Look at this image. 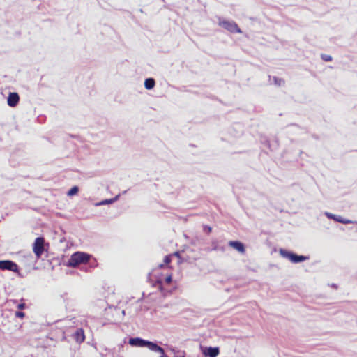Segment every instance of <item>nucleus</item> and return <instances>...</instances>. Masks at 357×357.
I'll return each instance as SVG.
<instances>
[{
  "label": "nucleus",
  "instance_id": "nucleus-19",
  "mask_svg": "<svg viewBox=\"0 0 357 357\" xmlns=\"http://www.w3.org/2000/svg\"><path fill=\"white\" fill-rule=\"evenodd\" d=\"M321 59L325 61H331L332 60V57L328 54H321Z\"/></svg>",
  "mask_w": 357,
  "mask_h": 357
},
{
  "label": "nucleus",
  "instance_id": "nucleus-11",
  "mask_svg": "<svg viewBox=\"0 0 357 357\" xmlns=\"http://www.w3.org/2000/svg\"><path fill=\"white\" fill-rule=\"evenodd\" d=\"M325 215L329 219L334 220L335 221H336L337 222H340V223H343V224H349V223H353L354 222L353 221H351L350 220H348V219H345V218H342L340 215H336L335 214H333V213H328V212H326Z\"/></svg>",
  "mask_w": 357,
  "mask_h": 357
},
{
  "label": "nucleus",
  "instance_id": "nucleus-3",
  "mask_svg": "<svg viewBox=\"0 0 357 357\" xmlns=\"http://www.w3.org/2000/svg\"><path fill=\"white\" fill-rule=\"evenodd\" d=\"M280 254L282 257L289 259L290 261L294 264L300 263L309 259V257L307 256L298 255L296 253L282 248L280 250Z\"/></svg>",
  "mask_w": 357,
  "mask_h": 357
},
{
  "label": "nucleus",
  "instance_id": "nucleus-16",
  "mask_svg": "<svg viewBox=\"0 0 357 357\" xmlns=\"http://www.w3.org/2000/svg\"><path fill=\"white\" fill-rule=\"evenodd\" d=\"M79 192V188L76 185L72 187L67 192L68 196L75 195Z\"/></svg>",
  "mask_w": 357,
  "mask_h": 357
},
{
  "label": "nucleus",
  "instance_id": "nucleus-5",
  "mask_svg": "<svg viewBox=\"0 0 357 357\" xmlns=\"http://www.w3.org/2000/svg\"><path fill=\"white\" fill-rule=\"evenodd\" d=\"M0 270L12 271L20 278L24 277L20 271L18 265L11 260H0Z\"/></svg>",
  "mask_w": 357,
  "mask_h": 357
},
{
  "label": "nucleus",
  "instance_id": "nucleus-25",
  "mask_svg": "<svg viewBox=\"0 0 357 357\" xmlns=\"http://www.w3.org/2000/svg\"><path fill=\"white\" fill-rule=\"evenodd\" d=\"M163 266H164V264H160V265H159V267H160V268H162Z\"/></svg>",
  "mask_w": 357,
  "mask_h": 357
},
{
  "label": "nucleus",
  "instance_id": "nucleus-13",
  "mask_svg": "<svg viewBox=\"0 0 357 357\" xmlns=\"http://www.w3.org/2000/svg\"><path fill=\"white\" fill-rule=\"evenodd\" d=\"M75 338L77 342H82L85 340L84 331L82 328L77 329L75 333Z\"/></svg>",
  "mask_w": 357,
  "mask_h": 357
},
{
  "label": "nucleus",
  "instance_id": "nucleus-18",
  "mask_svg": "<svg viewBox=\"0 0 357 357\" xmlns=\"http://www.w3.org/2000/svg\"><path fill=\"white\" fill-rule=\"evenodd\" d=\"M172 261V257L170 255H167L164 258V264L168 265Z\"/></svg>",
  "mask_w": 357,
  "mask_h": 357
},
{
  "label": "nucleus",
  "instance_id": "nucleus-24",
  "mask_svg": "<svg viewBox=\"0 0 357 357\" xmlns=\"http://www.w3.org/2000/svg\"><path fill=\"white\" fill-rule=\"evenodd\" d=\"M161 356L160 357H169L165 354V350L163 349V352L160 353Z\"/></svg>",
  "mask_w": 357,
  "mask_h": 357
},
{
  "label": "nucleus",
  "instance_id": "nucleus-8",
  "mask_svg": "<svg viewBox=\"0 0 357 357\" xmlns=\"http://www.w3.org/2000/svg\"><path fill=\"white\" fill-rule=\"evenodd\" d=\"M202 350L203 354L205 357H217L220 353L219 347H204Z\"/></svg>",
  "mask_w": 357,
  "mask_h": 357
},
{
  "label": "nucleus",
  "instance_id": "nucleus-20",
  "mask_svg": "<svg viewBox=\"0 0 357 357\" xmlns=\"http://www.w3.org/2000/svg\"><path fill=\"white\" fill-rule=\"evenodd\" d=\"M203 231L207 234H209L212 231V228L208 225H204L203 226Z\"/></svg>",
  "mask_w": 357,
  "mask_h": 357
},
{
  "label": "nucleus",
  "instance_id": "nucleus-23",
  "mask_svg": "<svg viewBox=\"0 0 357 357\" xmlns=\"http://www.w3.org/2000/svg\"><path fill=\"white\" fill-rule=\"evenodd\" d=\"M25 307H26V304H25V303H20V304L17 305V307H18V309H20V310H23V309H24V308H25Z\"/></svg>",
  "mask_w": 357,
  "mask_h": 357
},
{
  "label": "nucleus",
  "instance_id": "nucleus-9",
  "mask_svg": "<svg viewBox=\"0 0 357 357\" xmlns=\"http://www.w3.org/2000/svg\"><path fill=\"white\" fill-rule=\"evenodd\" d=\"M228 245L241 254L245 252V245L239 241H229Z\"/></svg>",
  "mask_w": 357,
  "mask_h": 357
},
{
  "label": "nucleus",
  "instance_id": "nucleus-1",
  "mask_svg": "<svg viewBox=\"0 0 357 357\" xmlns=\"http://www.w3.org/2000/svg\"><path fill=\"white\" fill-rule=\"evenodd\" d=\"M130 345L135 347H146L152 351L162 353L163 348L158 345L156 342L144 340L141 337H131L128 340Z\"/></svg>",
  "mask_w": 357,
  "mask_h": 357
},
{
  "label": "nucleus",
  "instance_id": "nucleus-15",
  "mask_svg": "<svg viewBox=\"0 0 357 357\" xmlns=\"http://www.w3.org/2000/svg\"><path fill=\"white\" fill-rule=\"evenodd\" d=\"M211 244L212 248L211 249V250L220 251L222 252H224L225 251V248L224 246L219 245L217 241H213Z\"/></svg>",
  "mask_w": 357,
  "mask_h": 357
},
{
  "label": "nucleus",
  "instance_id": "nucleus-6",
  "mask_svg": "<svg viewBox=\"0 0 357 357\" xmlns=\"http://www.w3.org/2000/svg\"><path fill=\"white\" fill-rule=\"evenodd\" d=\"M218 25L231 33H241V29L234 21L226 20L218 17Z\"/></svg>",
  "mask_w": 357,
  "mask_h": 357
},
{
  "label": "nucleus",
  "instance_id": "nucleus-7",
  "mask_svg": "<svg viewBox=\"0 0 357 357\" xmlns=\"http://www.w3.org/2000/svg\"><path fill=\"white\" fill-rule=\"evenodd\" d=\"M45 250V238L42 236L37 237L33 243V252L36 257V259L41 257Z\"/></svg>",
  "mask_w": 357,
  "mask_h": 357
},
{
  "label": "nucleus",
  "instance_id": "nucleus-26",
  "mask_svg": "<svg viewBox=\"0 0 357 357\" xmlns=\"http://www.w3.org/2000/svg\"><path fill=\"white\" fill-rule=\"evenodd\" d=\"M176 256H178V252H175Z\"/></svg>",
  "mask_w": 357,
  "mask_h": 357
},
{
  "label": "nucleus",
  "instance_id": "nucleus-17",
  "mask_svg": "<svg viewBox=\"0 0 357 357\" xmlns=\"http://www.w3.org/2000/svg\"><path fill=\"white\" fill-rule=\"evenodd\" d=\"M273 81L275 84L278 86H282L284 84V81L282 79L277 77H273Z\"/></svg>",
  "mask_w": 357,
  "mask_h": 357
},
{
  "label": "nucleus",
  "instance_id": "nucleus-14",
  "mask_svg": "<svg viewBox=\"0 0 357 357\" xmlns=\"http://www.w3.org/2000/svg\"><path fill=\"white\" fill-rule=\"evenodd\" d=\"M155 85V81L153 78L149 77L146 78L144 81V87L147 90H151L154 88Z\"/></svg>",
  "mask_w": 357,
  "mask_h": 357
},
{
  "label": "nucleus",
  "instance_id": "nucleus-2",
  "mask_svg": "<svg viewBox=\"0 0 357 357\" xmlns=\"http://www.w3.org/2000/svg\"><path fill=\"white\" fill-rule=\"evenodd\" d=\"M91 257L89 254L82 252H75L73 253L67 262V266L75 268L82 264H86Z\"/></svg>",
  "mask_w": 357,
  "mask_h": 357
},
{
  "label": "nucleus",
  "instance_id": "nucleus-10",
  "mask_svg": "<svg viewBox=\"0 0 357 357\" xmlns=\"http://www.w3.org/2000/svg\"><path fill=\"white\" fill-rule=\"evenodd\" d=\"M20 96L16 92L10 93L7 98L8 105L12 107H15L18 104Z\"/></svg>",
  "mask_w": 357,
  "mask_h": 357
},
{
  "label": "nucleus",
  "instance_id": "nucleus-21",
  "mask_svg": "<svg viewBox=\"0 0 357 357\" xmlns=\"http://www.w3.org/2000/svg\"><path fill=\"white\" fill-rule=\"evenodd\" d=\"M24 315H25V314H24V312H20V311H17V312H15V316H16L17 317L22 318V317H24Z\"/></svg>",
  "mask_w": 357,
  "mask_h": 357
},
{
  "label": "nucleus",
  "instance_id": "nucleus-4",
  "mask_svg": "<svg viewBox=\"0 0 357 357\" xmlns=\"http://www.w3.org/2000/svg\"><path fill=\"white\" fill-rule=\"evenodd\" d=\"M37 261L33 255L30 252L20 256V262L24 266V268L30 272L31 269H37L35 266Z\"/></svg>",
  "mask_w": 357,
  "mask_h": 357
},
{
  "label": "nucleus",
  "instance_id": "nucleus-12",
  "mask_svg": "<svg viewBox=\"0 0 357 357\" xmlns=\"http://www.w3.org/2000/svg\"><path fill=\"white\" fill-rule=\"evenodd\" d=\"M119 195H116V197H114V198H111V199H104V200H102L101 202H97L95 204V206H102V205H106V204H113L114 202L117 201L119 198Z\"/></svg>",
  "mask_w": 357,
  "mask_h": 357
},
{
  "label": "nucleus",
  "instance_id": "nucleus-22",
  "mask_svg": "<svg viewBox=\"0 0 357 357\" xmlns=\"http://www.w3.org/2000/svg\"><path fill=\"white\" fill-rule=\"evenodd\" d=\"M172 281V275H167L166 278H165V282L167 284H170Z\"/></svg>",
  "mask_w": 357,
  "mask_h": 357
}]
</instances>
